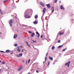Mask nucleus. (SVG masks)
Wrapping results in <instances>:
<instances>
[{
    "label": "nucleus",
    "mask_w": 74,
    "mask_h": 74,
    "mask_svg": "<svg viewBox=\"0 0 74 74\" xmlns=\"http://www.w3.org/2000/svg\"><path fill=\"white\" fill-rule=\"evenodd\" d=\"M12 22H13V20L12 19H10L9 21V23L10 25V26H12Z\"/></svg>",
    "instance_id": "f257e3e1"
},
{
    "label": "nucleus",
    "mask_w": 74,
    "mask_h": 74,
    "mask_svg": "<svg viewBox=\"0 0 74 74\" xmlns=\"http://www.w3.org/2000/svg\"><path fill=\"white\" fill-rule=\"evenodd\" d=\"M71 62V61H69L67 63H66L65 65V66H68V67H69V66H70V64Z\"/></svg>",
    "instance_id": "f03ea898"
},
{
    "label": "nucleus",
    "mask_w": 74,
    "mask_h": 74,
    "mask_svg": "<svg viewBox=\"0 0 74 74\" xmlns=\"http://www.w3.org/2000/svg\"><path fill=\"white\" fill-rule=\"evenodd\" d=\"M30 12V11L29 10H28L27 11H26L25 13V15H27L29 14V13Z\"/></svg>",
    "instance_id": "7ed1b4c3"
},
{
    "label": "nucleus",
    "mask_w": 74,
    "mask_h": 74,
    "mask_svg": "<svg viewBox=\"0 0 74 74\" xmlns=\"http://www.w3.org/2000/svg\"><path fill=\"white\" fill-rule=\"evenodd\" d=\"M25 18H30V16H29L28 14H25Z\"/></svg>",
    "instance_id": "20e7f679"
},
{
    "label": "nucleus",
    "mask_w": 74,
    "mask_h": 74,
    "mask_svg": "<svg viewBox=\"0 0 74 74\" xmlns=\"http://www.w3.org/2000/svg\"><path fill=\"white\" fill-rule=\"evenodd\" d=\"M47 11V9L45 8H44L43 10V15H44L45 13V12Z\"/></svg>",
    "instance_id": "39448f33"
},
{
    "label": "nucleus",
    "mask_w": 74,
    "mask_h": 74,
    "mask_svg": "<svg viewBox=\"0 0 74 74\" xmlns=\"http://www.w3.org/2000/svg\"><path fill=\"white\" fill-rule=\"evenodd\" d=\"M48 53H47L46 54V57H45V62H46V61H47V56H48Z\"/></svg>",
    "instance_id": "423d86ee"
},
{
    "label": "nucleus",
    "mask_w": 74,
    "mask_h": 74,
    "mask_svg": "<svg viewBox=\"0 0 74 74\" xmlns=\"http://www.w3.org/2000/svg\"><path fill=\"white\" fill-rule=\"evenodd\" d=\"M60 9L61 10H64V8L63 7V5H61L60 6Z\"/></svg>",
    "instance_id": "0eeeda50"
},
{
    "label": "nucleus",
    "mask_w": 74,
    "mask_h": 74,
    "mask_svg": "<svg viewBox=\"0 0 74 74\" xmlns=\"http://www.w3.org/2000/svg\"><path fill=\"white\" fill-rule=\"evenodd\" d=\"M46 5L47 6V7L48 8H51V5H50L49 4H46Z\"/></svg>",
    "instance_id": "6e6552de"
},
{
    "label": "nucleus",
    "mask_w": 74,
    "mask_h": 74,
    "mask_svg": "<svg viewBox=\"0 0 74 74\" xmlns=\"http://www.w3.org/2000/svg\"><path fill=\"white\" fill-rule=\"evenodd\" d=\"M17 48V50L18 51V52H20V51H21L20 49H20V47H18Z\"/></svg>",
    "instance_id": "1a4fd4ad"
},
{
    "label": "nucleus",
    "mask_w": 74,
    "mask_h": 74,
    "mask_svg": "<svg viewBox=\"0 0 74 74\" xmlns=\"http://www.w3.org/2000/svg\"><path fill=\"white\" fill-rule=\"evenodd\" d=\"M22 55H23V54H22V53H20L17 56L18 57V58H19V57H21V56H22Z\"/></svg>",
    "instance_id": "9d476101"
},
{
    "label": "nucleus",
    "mask_w": 74,
    "mask_h": 74,
    "mask_svg": "<svg viewBox=\"0 0 74 74\" xmlns=\"http://www.w3.org/2000/svg\"><path fill=\"white\" fill-rule=\"evenodd\" d=\"M36 33L37 34H38V38H39V37H40V34H39V33L37 32H36Z\"/></svg>",
    "instance_id": "9b49d317"
},
{
    "label": "nucleus",
    "mask_w": 74,
    "mask_h": 74,
    "mask_svg": "<svg viewBox=\"0 0 74 74\" xmlns=\"http://www.w3.org/2000/svg\"><path fill=\"white\" fill-rule=\"evenodd\" d=\"M40 4H41V5H42V7L45 6V5H44V3H42V2H40Z\"/></svg>",
    "instance_id": "f8f14e48"
},
{
    "label": "nucleus",
    "mask_w": 74,
    "mask_h": 74,
    "mask_svg": "<svg viewBox=\"0 0 74 74\" xmlns=\"http://www.w3.org/2000/svg\"><path fill=\"white\" fill-rule=\"evenodd\" d=\"M17 36H18V35H17V34H16L14 35V38H16L17 37Z\"/></svg>",
    "instance_id": "ddd939ff"
},
{
    "label": "nucleus",
    "mask_w": 74,
    "mask_h": 74,
    "mask_svg": "<svg viewBox=\"0 0 74 74\" xmlns=\"http://www.w3.org/2000/svg\"><path fill=\"white\" fill-rule=\"evenodd\" d=\"M22 67L21 66L20 68L18 69V71H21L22 70Z\"/></svg>",
    "instance_id": "4468645a"
},
{
    "label": "nucleus",
    "mask_w": 74,
    "mask_h": 74,
    "mask_svg": "<svg viewBox=\"0 0 74 74\" xmlns=\"http://www.w3.org/2000/svg\"><path fill=\"white\" fill-rule=\"evenodd\" d=\"M10 52V50H7L5 52V53H9Z\"/></svg>",
    "instance_id": "2eb2a0df"
},
{
    "label": "nucleus",
    "mask_w": 74,
    "mask_h": 74,
    "mask_svg": "<svg viewBox=\"0 0 74 74\" xmlns=\"http://www.w3.org/2000/svg\"><path fill=\"white\" fill-rule=\"evenodd\" d=\"M64 32H63V33L59 32V35H60V36L61 35H62V34H64Z\"/></svg>",
    "instance_id": "dca6fc26"
},
{
    "label": "nucleus",
    "mask_w": 74,
    "mask_h": 74,
    "mask_svg": "<svg viewBox=\"0 0 74 74\" xmlns=\"http://www.w3.org/2000/svg\"><path fill=\"white\" fill-rule=\"evenodd\" d=\"M27 44V45H28V46H29V47H30V46L29 45V43H28V42L26 41L25 42Z\"/></svg>",
    "instance_id": "f3484780"
},
{
    "label": "nucleus",
    "mask_w": 74,
    "mask_h": 74,
    "mask_svg": "<svg viewBox=\"0 0 74 74\" xmlns=\"http://www.w3.org/2000/svg\"><path fill=\"white\" fill-rule=\"evenodd\" d=\"M49 58L50 59V60H51V61H52L53 60V58L52 57H51L49 56Z\"/></svg>",
    "instance_id": "a211bd4d"
},
{
    "label": "nucleus",
    "mask_w": 74,
    "mask_h": 74,
    "mask_svg": "<svg viewBox=\"0 0 74 74\" xmlns=\"http://www.w3.org/2000/svg\"><path fill=\"white\" fill-rule=\"evenodd\" d=\"M63 45L59 46L58 47V48H62L63 47Z\"/></svg>",
    "instance_id": "6ab92c4d"
},
{
    "label": "nucleus",
    "mask_w": 74,
    "mask_h": 74,
    "mask_svg": "<svg viewBox=\"0 0 74 74\" xmlns=\"http://www.w3.org/2000/svg\"><path fill=\"white\" fill-rule=\"evenodd\" d=\"M35 18V19H37L38 18V16L37 15H36L34 16Z\"/></svg>",
    "instance_id": "aec40b11"
},
{
    "label": "nucleus",
    "mask_w": 74,
    "mask_h": 74,
    "mask_svg": "<svg viewBox=\"0 0 74 74\" xmlns=\"http://www.w3.org/2000/svg\"><path fill=\"white\" fill-rule=\"evenodd\" d=\"M34 24H37V21H35L34 22Z\"/></svg>",
    "instance_id": "412c9836"
},
{
    "label": "nucleus",
    "mask_w": 74,
    "mask_h": 74,
    "mask_svg": "<svg viewBox=\"0 0 74 74\" xmlns=\"http://www.w3.org/2000/svg\"><path fill=\"white\" fill-rule=\"evenodd\" d=\"M34 34H34V33H33L31 35V37H33V36H34Z\"/></svg>",
    "instance_id": "4be33fe9"
},
{
    "label": "nucleus",
    "mask_w": 74,
    "mask_h": 74,
    "mask_svg": "<svg viewBox=\"0 0 74 74\" xmlns=\"http://www.w3.org/2000/svg\"><path fill=\"white\" fill-rule=\"evenodd\" d=\"M55 49V46H53L52 47V50H53V49Z\"/></svg>",
    "instance_id": "5701e85b"
},
{
    "label": "nucleus",
    "mask_w": 74,
    "mask_h": 74,
    "mask_svg": "<svg viewBox=\"0 0 74 74\" xmlns=\"http://www.w3.org/2000/svg\"><path fill=\"white\" fill-rule=\"evenodd\" d=\"M52 8H53V10L52 12H53V11H54V8H53V7Z\"/></svg>",
    "instance_id": "b1692460"
},
{
    "label": "nucleus",
    "mask_w": 74,
    "mask_h": 74,
    "mask_svg": "<svg viewBox=\"0 0 74 74\" xmlns=\"http://www.w3.org/2000/svg\"><path fill=\"white\" fill-rule=\"evenodd\" d=\"M66 49H67V48H65V49H63L62 51V52H63V51H66Z\"/></svg>",
    "instance_id": "393cba45"
},
{
    "label": "nucleus",
    "mask_w": 74,
    "mask_h": 74,
    "mask_svg": "<svg viewBox=\"0 0 74 74\" xmlns=\"http://www.w3.org/2000/svg\"><path fill=\"white\" fill-rule=\"evenodd\" d=\"M14 46L15 47H17V46H18V45L16 43L14 45Z\"/></svg>",
    "instance_id": "a878e982"
},
{
    "label": "nucleus",
    "mask_w": 74,
    "mask_h": 74,
    "mask_svg": "<svg viewBox=\"0 0 74 74\" xmlns=\"http://www.w3.org/2000/svg\"><path fill=\"white\" fill-rule=\"evenodd\" d=\"M58 1V0H54V3H56V2Z\"/></svg>",
    "instance_id": "bb28decb"
},
{
    "label": "nucleus",
    "mask_w": 74,
    "mask_h": 74,
    "mask_svg": "<svg viewBox=\"0 0 74 74\" xmlns=\"http://www.w3.org/2000/svg\"><path fill=\"white\" fill-rule=\"evenodd\" d=\"M1 10L0 9V12H1V14H2V15H3V12H2V11H1Z\"/></svg>",
    "instance_id": "cd10ccee"
},
{
    "label": "nucleus",
    "mask_w": 74,
    "mask_h": 74,
    "mask_svg": "<svg viewBox=\"0 0 74 74\" xmlns=\"http://www.w3.org/2000/svg\"><path fill=\"white\" fill-rule=\"evenodd\" d=\"M58 43H60V40H59L58 41Z\"/></svg>",
    "instance_id": "c85d7f7f"
},
{
    "label": "nucleus",
    "mask_w": 74,
    "mask_h": 74,
    "mask_svg": "<svg viewBox=\"0 0 74 74\" xmlns=\"http://www.w3.org/2000/svg\"><path fill=\"white\" fill-rule=\"evenodd\" d=\"M1 52H3V53H5V52L3 51H0Z\"/></svg>",
    "instance_id": "c756f323"
},
{
    "label": "nucleus",
    "mask_w": 74,
    "mask_h": 74,
    "mask_svg": "<svg viewBox=\"0 0 74 74\" xmlns=\"http://www.w3.org/2000/svg\"><path fill=\"white\" fill-rule=\"evenodd\" d=\"M7 1V0H5L4 1H3V2L4 3H6V2Z\"/></svg>",
    "instance_id": "7c9ffc66"
},
{
    "label": "nucleus",
    "mask_w": 74,
    "mask_h": 74,
    "mask_svg": "<svg viewBox=\"0 0 74 74\" xmlns=\"http://www.w3.org/2000/svg\"><path fill=\"white\" fill-rule=\"evenodd\" d=\"M50 63V62L49 61L48 64L47 65V66H48L49 65V64Z\"/></svg>",
    "instance_id": "2f4dec72"
},
{
    "label": "nucleus",
    "mask_w": 74,
    "mask_h": 74,
    "mask_svg": "<svg viewBox=\"0 0 74 74\" xmlns=\"http://www.w3.org/2000/svg\"><path fill=\"white\" fill-rule=\"evenodd\" d=\"M30 59H29L28 60V63H30Z\"/></svg>",
    "instance_id": "473e14b6"
},
{
    "label": "nucleus",
    "mask_w": 74,
    "mask_h": 74,
    "mask_svg": "<svg viewBox=\"0 0 74 74\" xmlns=\"http://www.w3.org/2000/svg\"><path fill=\"white\" fill-rule=\"evenodd\" d=\"M28 32H29V33L30 34H32V32H30V31H28Z\"/></svg>",
    "instance_id": "72a5a7b5"
},
{
    "label": "nucleus",
    "mask_w": 74,
    "mask_h": 74,
    "mask_svg": "<svg viewBox=\"0 0 74 74\" xmlns=\"http://www.w3.org/2000/svg\"><path fill=\"white\" fill-rule=\"evenodd\" d=\"M43 36V35H41L40 36V37L41 38H42V37Z\"/></svg>",
    "instance_id": "f704fd0d"
},
{
    "label": "nucleus",
    "mask_w": 74,
    "mask_h": 74,
    "mask_svg": "<svg viewBox=\"0 0 74 74\" xmlns=\"http://www.w3.org/2000/svg\"><path fill=\"white\" fill-rule=\"evenodd\" d=\"M2 64H5V62H2Z\"/></svg>",
    "instance_id": "c9c22d12"
},
{
    "label": "nucleus",
    "mask_w": 74,
    "mask_h": 74,
    "mask_svg": "<svg viewBox=\"0 0 74 74\" xmlns=\"http://www.w3.org/2000/svg\"><path fill=\"white\" fill-rule=\"evenodd\" d=\"M36 73H38V70H37L36 71Z\"/></svg>",
    "instance_id": "e433bc0d"
},
{
    "label": "nucleus",
    "mask_w": 74,
    "mask_h": 74,
    "mask_svg": "<svg viewBox=\"0 0 74 74\" xmlns=\"http://www.w3.org/2000/svg\"><path fill=\"white\" fill-rule=\"evenodd\" d=\"M68 34H69V33H70V31H68Z\"/></svg>",
    "instance_id": "4c0bfd02"
},
{
    "label": "nucleus",
    "mask_w": 74,
    "mask_h": 74,
    "mask_svg": "<svg viewBox=\"0 0 74 74\" xmlns=\"http://www.w3.org/2000/svg\"><path fill=\"white\" fill-rule=\"evenodd\" d=\"M33 42H36V41H34V40H32Z\"/></svg>",
    "instance_id": "58836bf2"
},
{
    "label": "nucleus",
    "mask_w": 74,
    "mask_h": 74,
    "mask_svg": "<svg viewBox=\"0 0 74 74\" xmlns=\"http://www.w3.org/2000/svg\"><path fill=\"white\" fill-rule=\"evenodd\" d=\"M10 53L11 55H12L13 54V53Z\"/></svg>",
    "instance_id": "ea45409f"
},
{
    "label": "nucleus",
    "mask_w": 74,
    "mask_h": 74,
    "mask_svg": "<svg viewBox=\"0 0 74 74\" xmlns=\"http://www.w3.org/2000/svg\"><path fill=\"white\" fill-rule=\"evenodd\" d=\"M27 60H26V64H27Z\"/></svg>",
    "instance_id": "a19ab883"
},
{
    "label": "nucleus",
    "mask_w": 74,
    "mask_h": 74,
    "mask_svg": "<svg viewBox=\"0 0 74 74\" xmlns=\"http://www.w3.org/2000/svg\"><path fill=\"white\" fill-rule=\"evenodd\" d=\"M23 49H22V52H23Z\"/></svg>",
    "instance_id": "79ce46f5"
},
{
    "label": "nucleus",
    "mask_w": 74,
    "mask_h": 74,
    "mask_svg": "<svg viewBox=\"0 0 74 74\" xmlns=\"http://www.w3.org/2000/svg\"><path fill=\"white\" fill-rule=\"evenodd\" d=\"M20 47H21V48H22V46H20Z\"/></svg>",
    "instance_id": "37998d69"
},
{
    "label": "nucleus",
    "mask_w": 74,
    "mask_h": 74,
    "mask_svg": "<svg viewBox=\"0 0 74 74\" xmlns=\"http://www.w3.org/2000/svg\"><path fill=\"white\" fill-rule=\"evenodd\" d=\"M60 3H61V1H60Z\"/></svg>",
    "instance_id": "c03bdc74"
},
{
    "label": "nucleus",
    "mask_w": 74,
    "mask_h": 74,
    "mask_svg": "<svg viewBox=\"0 0 74 74\" xmlns=\"http://www.w3.org/2000/svg\"><path fill=\"white\" fill-rule=\"evenodd\" d=\"M43 64H44V63H45V62H43Z\"/></svg>",
    "instance_id": "a18cd8bd"
},
{
    "label": "nucleus",
    "mask_w": 74,
    "mask_h": 74,
    "mask_svg": "<svg viewBox=\"0 0 74 74\" xmlns=\"http://www.w3.org/2000/svg\"><path fill=\"white\" fill-rule=\"evenodd\" d=\"M0 62H1V61L0 60Z\"/></svg>",
    "instance_id": "49530a36"
},
{
    "label": "nucleus",
    "mask_w": 74,
    "mask_h": 74,
    "mask_svg": "<svg viewBox=\"0 0 74 74\" xmlns=\"http://www.w3.org/2000/svg\"><path fill=\"white\" fill-rule=\"evenodd\" d=\"M16 18V16H15Z\"/></svg>",
    "instance_id": "de8ad7c7"
},
{
    "label": "nucleus",
    "mask_w": 74,
    "mask_h": 74,
    "mask_svg": "<svg viewBox=\"0 0 74 74\" xmlns=\"http://www.w3.org/2000/svg\"><path fill=\"white\" fill-rule=\"evenodd\" d=\"M47 27H48V24H47Z\"/></svg>",
    "instance_id": "09e8293b"
},
{
    "label": "nucleus",
    "mask_w": 74,
    "mask_h": 74,
    "mask_svg": "<svg viewBox=\"0 0 74 74\" xmlns=\"http://www.w3.org/2000/svg\"><path fill=\"white\" fill-rule=\"evenodd\" d=\"M0 71H1V69H0Z\"/></svg>",
    "instance_id": "8fccbe9b"
},
{
    "label": "nucleus",
    "mask_w": 74,
    "mask_h": 74,
    "mask_svg": "<svg viewBox=\"0 0 74 74\" xmlns=\"http://www.w3.org/2000/svg\"><path fill=\"white\" fill-rule=\"evenodd\" d=\"M30 27H32V26H30Z\"/></svg>",
    "instance_id": "3c124183"
},
{
    "label": "nucleus",
    "mask_w": 74,
    "mask_h": 74,
    "mask_svg": "<svg viewBox=\"0 0 74 74\" xmlns=\"http://www.w3.org/2000/svg\"><path fill=\"white\" fill-rule=\"evenodd\" d=\"M1 32H0V34H1Z\"/></svg>",
    "instance_id": "603ef678"
},
{
    "label": "nucleus",
    "mask_w": 74,
    "mask_h": 74,
    "mask_svg": "<svg viewBox=\"0 0 74 74\" xmlns=\"http://www.w3.org/2000/svg\"><path fill=\"white\" fill-rule=\"evenodd\" d=\"M60 29H62V28Z\"/></svg>",
    "instance_id": "864d4df0"
}]
</instances>
